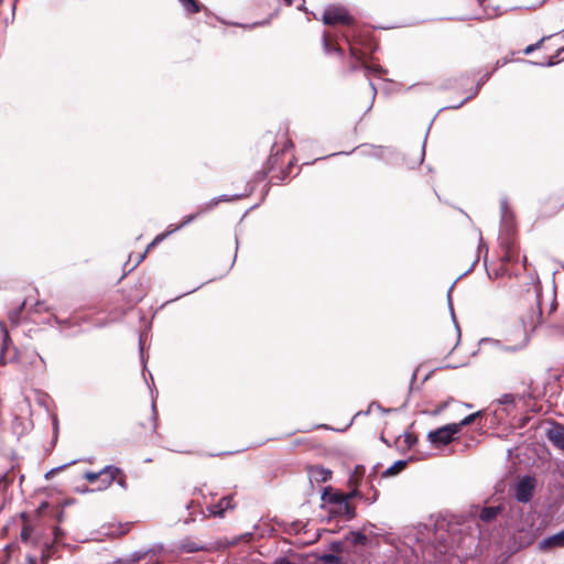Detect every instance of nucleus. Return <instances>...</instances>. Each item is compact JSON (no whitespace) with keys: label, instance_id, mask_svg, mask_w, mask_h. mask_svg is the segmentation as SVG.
I'll list each match as a JSON object with an SVG mask.
<instances>
[{"label":"nucleus","instance_id":"1","mask_svg":"<svg viewBox=\"0 0 564 564\" xmlns=\"http://www.w3.org/2000/svg\"><path fill=\"white\" fill-rule=\"evenodd\" d=\"M481 415V411L469 414L459 423L447 424L435 431H431L427 435V438L433 445H435V447L447 445L454 440V435L460 431L462 426L474 423L476 419L480 417Z\"/></svg>","mask_w":564,"mask_h":564},{"label":"nucleus","instance_id":"2","mask_svg":"<svg viewBox=\"0 0 564 564\" xmlns=\"http://www.w3.org/2000/svg\"><path fill=\"white\" fill-rule=\"evenodd\" d=\"M527 297L530 303V307L525 313L521 314V323L523 326L524 336L533 333L535 328L541 324L542 311H541V293L535 289L533 292L527 291Z\"/></svg>","mask_w":564,"mask_h":564},{"label":"nucleus","instance_id":"3","mask_svg":"<svg viewBox=\"0 0 564 564\" xmlns=\"http://www.w3.org/2000/svg\"><path fill=\"white\" fill-rule=\"evenodd\" d=\"M97 478H102V486H98L99 490L107 489L115 481L123 489L128 487L126 474L116 466H106L100 471H86L84 474V479L89 484H95Z\"/></svg>","mask_w":564,"mask_h":564},{"label":"nucleus","instance_id":"4","mask_svg":"<svg viewBox=\"0 0 564 564\" xmlns=\"http://www.w3.org/2000/svg\"><path fill=\"white\" fill-rule=\"evenodd\" d=\"M323 22L328 25L343 24L351 25L354 19L349 15L346 9L340 7L327 8L323 13Z\"/></svg>","mask_w":564,"mask_h":564},{"label":"nucleus","instance_id":"5","mask_svg":"<svg viewBox=\"0 0 564 564\" xmlns=\"http://www.w3.org/2000/svg\"><path fill=\"white\" fill-rule=\"evenodd\" d=\"M500 249L499 262H502L503 265H510L518 261L519 250L511 236L501 239Z\"/></svg>","mask_w":564,"mask_h":564},{"label":"nucleus","instance_id":"6","mask_svg":"<svg viewBox=\"0 0 564 564\" xmlns=\"http://www.w3.org/2000/svg\"><path fill=\"white\" fill-rule=\"evenodd\" d=\"M535 479L527 476L521 478L516 486V498L520 502H529L534 492Z\"/></svg>","mask_w":564,"mask_h":564},{"label":"nucleus","instance_id":"7","mask_svg":"<svg viewBox=\"0 0 564 564\" xmlns=\"http://www.w3.org/2000/svg\"><path fill=\"white\" fill-rule=\"evenodd\" d=\"M198 216V213L196 214H193V215H188V216H185L182 220V223L178 225V226H175L173 229H170L165 232H162L160 235H158L152 242H150L145 249V251L140 254L138 261H137V264H139L147 256V253L152 249L154 248L158 243H160L161 241H163L170 234L176 231L177 229L182 228L183 226L189 224L191 221H193L196 217Z\"/></svg>","mask_w":564,"mask_h":564},{"label":"nucleus","instance_id":"8","mask_svg":"<svg viewBox=\"0 0 564 564\" xmlns=\"http://www.w3.org/2000/svg\"><path fill=\"white\" fill-rule=\"evenodd\" d=\"M281 161V158L276 154L274 155H271L269 159H268V172L271 173V178H276L279 181H284L288 175L290 174L292 167H293V162L292 160L290 159L288 161V165L285 169H280L279 171H275V165H278V163Z\"/></svg>","mask_w":564,"mask_h":564},{"label":"nucleus","instance_id":"9","mask_svg":"<svg viewBox=\"0 0 564 564\" xmlns=\"http://www.w3.org/2000/svg\"><path fill=\"white\" fill-rule=\"evenodd\" d=\"M236 503L232 496L223 497L217 503L207 507V511L213 517L224 518L228 510H234Z\"/></svg>","mask_w":564,"mask_h":564},{"label":"nucleus","instance_id":"10","mask_svg":"<svg viewBox=\"0 0 564 564\" xmlns=\"http://www.w3.org/2000/svg\"><path fill=\"white\" fill-rule=\"evenodd\" d=\"M547 440L558 449L564 452V425L556 424L546 432Z\"/></svg>","mask_w":564,"mask_h":564},{"label":"nucleus","instance_id":"11","mask_svg":"<svg viewBox=\"0 0 564 564\" xmlns=\"http://www.w3.org/2000/svg\"><path fill=\"white\" fill-rule=\"evenodd\" d=\"M311 481L326 482L332 477V471L321 465L311 466L307 469Z\"/></svg>","mask_w":564,"mask_h":564},{"label":"nucleus","instance_id":"12","mask_svg":"<svg viewBox=\"0 0 564 564\" xmlns=\"http://www.w3.org/2000/svg\"><path fill=\"white\" fill-rule=\"evenodd\" d=\"M564 546V530L543 539L540 542L541 550H552Z\"/></svg>","mask_w":564,"mask_h":564},{"label":"nucleus","instance_id":"13","mask_svg":"<svg viewBox=\"0 0 564 564\" xmlns=\"http://www.w3.org/2000/svg\"><path fill=\"white\" fill-rule=\"evenodd\" d=\"M503 510L502 506H495V507H485L480 511L479 518L481 521L486 523H490L494 521L498 514H500Z\"/></svg>","mask_w":564,"mask_h":564},{"label":"nucleus","instance_id":"14","mask_svg":"<svg viewBox=\"0 0 564 564\" xmlns=\"http://www.w3.org/2000/svg\"><path fill=\"white\" fill-rule=\"evenodd\" d=\"M323 46H324V51L327 54L341 53V48L338 46V44L335 42L332 34L328 32H325L323 35Z\"/></svg>","mask_w":564,"mask_h":564},{"label":"nucleus","instance_id":"15","mask_svg":"<svg viewBox=\"0 0 564 564\" xmlns=\"http://www.w3.org/2000/svg\"><path fill=\"white\" fill-rule=\"evenodd\" d=\"M366 469L362 465H357L348 479L349 487H359L362 482Z\"/></svg>","mask_w":564,"mask_h":564},{"label":"nucleus","instance_id":"16","mask_svg":"<svg viewBox=\"0 0 564 564\" xmlns=\"http://www.w3.org/2000/svg\"><path fill=\"white\" fill-rule=\"evenodd\" d=\"M408 465V460H398L391 467L382 473V477L395 476L401 473Z\"/></svg>","mask_w":564,"mask_h":564},{"label":"nucleus","instance_id":"17","mask_svg":"<svg viewBox=\"0 0 564 564\" xmlns=\"http://www.w3.org/2000/svg\"><path fill=\"white\" fill-rule=\"evenodd\" d=\"M337 511L346 516L347 519H352L356 517V507L348 500H345L340 506H338Z\"/></svg>","mask_w":564,"mask_h":564},{"label":"nucleus","instance_id":"18","mask_svg":"<svg viewBox=\"0 0 564 564\" xmlns=\"http://www.w3.org/2000/svg\"><path fill=\"white\" fill-rule=\"evenodd\" d=\"M178 1L182 3L184 9L191 14H196L202 11V4L199 3L198 0H178Z\"/></svg>","mask_w":564,"mask_h":564},{"label":"nucleus","instance_id":"19","mask_svg":"<svg viewBox=\"0 0 564 564\" xmlns=\"http://www.w3.org/2000/svg\"><path fill=\"white\" fill-rule=\"evenodd\" d=\"M489 275L494 274L495 278L500 276H511L512 272L509 268V265H503L502 262H499V265L497 268H492L488 271Z\"/></svg>","mask_w":564,"mask_h":564},{"label":"nucleus","instance_id":"20","mask_svg":"<svg viewBox=\"0 0 564 564\" xmlns=\"http://www.w3.org/2000/svg\"><path fill=\"white\" fill-rule=\"evenodd\" d=\"M553 35H545L543 37H541L536 43L534 44H531V45H528L524 50H523V53L525 55H529L531 53H533L535 50H539L543 46V43L547 40H550Z\"/></svg>","mask_w":564,"mask_h":564},{"label":"nucleus","instance_id":"21","mask_svg":"<svg viewBox=\"0 0 564 564\" xmlns=\"http://www.w3.org/2000/svg\"><path fill=\"white\" fill-rule=\"evenodd\" d=\"M32 533H33L32 525L29 522L24 521L23 525H22L21 533H20L21 541L23 543H28L31 539Z\"/></svg>","mask_w":564,"mask_h":564},{"label":"nucleus","instance_id":"22","mask_svg":"<svg viewBox=\"0 0 564 564\" xmlns=\"http://www.w3.org/2000/svg\"><path fill=\"white\" fill-rule=\"evenodd\" d=\"M368 541V538L361 533V532H354L352 533V543L355 545H365Z\"/></svg>","mask_w":564,"mask_h":564},{"label":"nucleus","instance_id":"23","mask_svg":"<svg viewBox=\"0 0 564 564\" xmlns=\"http://www.w3.org/2000/svg\"><path fill=\"white\" fill-rule=\"evenodd\" d=\"M345 500H347V497L345 494L335 492L329 497V502L335 503L337 506H340Z\"/></svg>","mask_w":564,"mask_h":564},{"label":"nucleus","instance_id":"24","mask_svg":"<svg viewBox=\"0 0 564 564\" xmlns=\"http://www.w3.org/2000/svg\"><path fill=\"white\" fill-rule=\"evenodd\" d=\"M403 443L405 444L406 448L410 449L414 444L417 443V437L412 433H406L404 435Z\"/></svg>","mask_w":564,"mask_h":564},{"label":"nucleus","instance_id":"25","mask_svg":"<svg viewBox=\"0 0 564 564\" xmlns=\"http://www.w3.org/2000/svg\"><path fill=\"white\" fill-rule=\"evenodd\" d=\"M321 560L327 564H339L340 557L335 554H324Z\"/></svg>","mask_w":564,"mask_h":564},{"label":"nucleus","instance_id":"26","mask_svg":"<svg viewBox=\"0 0 564 564\" xmlns=\"http://www.w3.org/2000/svg\"><path fill=\"white\" fill-rule=\"evenodd\" d=\"M562 52H564V47H560L556 51V54L549 58V62L546 63V66H553V65L557 64L558 63L557 58L560 57Z\"/></svg>","mask_w":564,"mask_h":564},{"label":"nucleus","instance_id":"27","mask_svg":"<svg viewBox=\"0 0 564 564\" xmlns=\"http://www.w3.org/2000/svg\"><path fill=\"white\" fill-rule=\"evenodd\" d=\"M362 64V67L367 70V72H371V73H376V74H381L382 73V68L381 66H369L367 65L365 62L361 63Z\"/></svg>","mask_w":564,"mask_h":564},{"label":"nucleus","instance_id":"28","mask_svg":"<svg viewBox=\"0 0 564 564\" xmlns=\"http://www.w3.org/2000/svg\"><path fill=\"white\" fill-rule=\"evenodd\" d=\"M352 490L349 492V494H345V496L347 497V500L349 501V499L351 498H357V497H361V492L360 490L358 489L359 487H351Z\"/></svg>","mask_w":564,"mask_h":564},{"label":"nucleus","instance_id":"29","mask_svg":"<svg viewBox=\"0 0 564 564\" xmlns=\"http://www.w3.org/2000/svg\"><path fill=\"white\" fill-rule=\"evenodd\" d=\"M350 54L358 61H361L364 58V53L361 51H358L354 45H350Z\"/></svg>","mask_w":564,"mask_h":564},{"label":"nucleus","instance_id":"30","mask_svg":"<svg viewBox=\"0 0 564 564\" xmlns=\"http://www.w3.org/2000/svg\"><path fill=\"white\" fill-rule=\"evenodd\" d=\"M50 560V549L43 551L41 557H40V564H47Z\"/></svg>","mask_w":564,"mask_h":564},{"label":"nucleus","instance_id":"31","mask_svg":"<svg viewBox=\"0 0 564 564\" xmlns=\"http://www.w3.org/2000/svg\"><path fill=\"white\" fill-rule=\"evenodd\" d=\"M556 307H557V302H556V300L554 299V300H553V302H552V304H551V312L555 311V310H556Z\"/></svg>","mask_w":564,"mask_h":564},{"label":"nucleus","instance_id":"32","mask_svg":"<svg viewBox=\"0 0 564 564\" xmlns=\"http://www.w3.org/2000/svg\"><path fill=\"white\" fill-rule=\"evenodd\" d=\"M57 470H58V469H52V470H50V471L45 475V477L48 479V478H50L53 474H55Z\"/></svg>","mask_w":564,"mask_h":564},{"label":"nucleus","instance_id":"33","mask_svg":"<svg viewBox=\"0 0 564 564\" xmlns=\"http://www.w3.org/2000/svg\"><path fill=\"white\" fill-rule=\"evenodd\" d=\"M28 563L29 564H36V561L34 557H28Z\"/></svg>","mask_w":564,"mask_h":564},{"label":"nucleus","instance_id":"34","mask_svg":"<svg viewBox=\"0 0 564 564\" xmlns=\"http://www.w3.org/2000/svg\"><path fill=\"white\" fill-rule=\"evenodd\" d=\"M484 2H485V0H477V3H478L480 7H482V6H484Z\"/></svg>","mask_w":564,"mask_h":564},{"label":"nucleus","instance_id":"35","mask_svg":"<svg viewBox=\"0 0 564 564\" xmlns=\"http://www.w3.org/2000/svg\"><path fill=\"white\" fill-rule=\"evenodd\" d=\"M99 481V486H102V478H97L95 482Z\"/></svg>","mask_w":564,"mask_h":564},{"label":"nucleus","instance_id":"36","mask_svg":"<svg viewBox=\"0 0 564 564\" xmlns=\"http://www.w3.org/2000/svg\"><path fill=\"white\" fill-rule=\"evenodd\" d=\"M525 263H527V257L524 256L523 257V264L525 265Z\"/></svg>","mask_w":564,"mask_h":564},{"label":"nucleus","instance_id":"37","mask_svg":"<svg viewBox=\"0 0 564 564\" xmlns=\"http://www.w3.org/2000/svg\"><path fill=\"white\" fill-rule=\"evenodd\" d=\"M4 339H6V340H7V339H9V334H8V333H6V335H4Z\"/></svg>","mask_w":564,"mask_h":564}]
</instances>
